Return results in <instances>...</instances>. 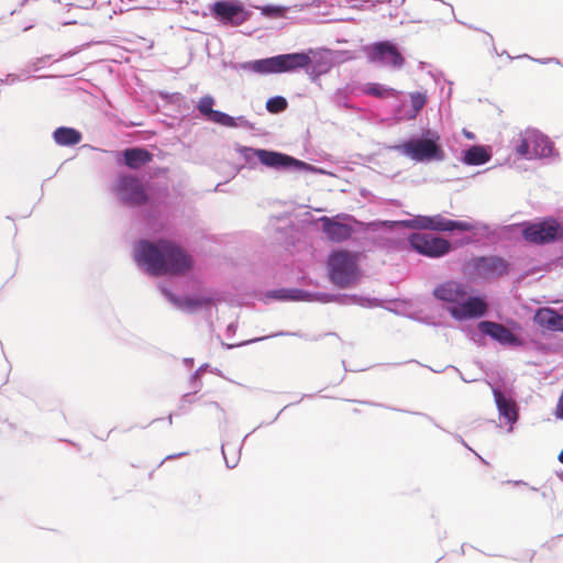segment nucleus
Returning <instances> with one entry per match:
<instances>
[{"instance_id":"1","label":"nucleus","mask_w":563,"mask_h":563,"mask_svg":"<svg viewBox=\"0 0 563 563\" xmlns=\"http://www.w3.org/2000/svg\"><path fill=\"white\" fill-rule=\"evenodd\" d=\"M135 261L152 275H185L192 267L191 256L172 240L140 241L135 246Z\"/></svg>"},{"instance_id":"2","label":"nucleus","mask_w":563,"mask_h":563,"mask_svg":"<svg viewBox=\"0 0 563 563\" xmlns=\"http://www.w3.org/2000/svg\"><path fill=\"white\" fill-rule=\"evenodd\" d=\"M468 286L456 280H446L433 289V296L451 303L449 312L455 320L477 319L486 314L487 302L482 297H468Z\"/></svg>"},{"instance_id":"3","label":"nucleus","mask_w":563,"mask_h":563,"mask_svg":"<svg viewBox=\"0 0 563 563\" xmlns=\"http://www.w3.org/2000/svg\"><path fill=\"white\" fill-rule=\"evenodd\" d=\"M362 254L345 249L335 250L328 256V276L332 284L344 289L355 285L361 278Z\"/></svg>"},{"instance_id":"4","label":"nucleus","mask_w":563,"mask_h":563,"mask_svg":"<svg viewBox=\"0 0 563 563\" xmlns=\"http://www.w3.org/2000/svg\"><path fill=\"white\" fill-rule=\"evenodd\" d=\"M522 236L533 244H547L563 236V227L555 219L548 218L540 222L525 224Z\"/></svg>"},{"instance_id":"5","label":"nucleus","mask_w":563,"mask_h":563,"mask_svg":"<svg viewBox=\"0 0 563 563\" xmlns=\"http://www.w3.org/2000/svg\"><path fill=\"white\" fill-rule=\"evenodd\" d=\"M467 265L474 276L486 280L504 277L510 268L508 261L496 255L475 257Z\"/></svg>"},{"instance_id":"6","label":"nucleus","mask_w":563,"mask_h":563,"mask_svg":"<svg viewBox=\"0 0 563 563\" xmlns=\"http://www.w3.org/2000/svg\"><path fill=\"white\" fill-rule=\"evenodd\" d=\"M408 242L416 252L427 257H441L451 250V243L448 240L429 233H412Z\"/></svg>"},{"instance_id":"7","label":"nucleus","mask_w":563,"mask_h":563,"mask_svg":"<svg viewBox=\"0 0 563 563\" xmlns=\"http://www.w3.org/2000/svg\"><path fill=\"white\" fill-rule=\"evenodd\" d=\"M439 140V135H435L433 139L411 140L404 143L401 148L405 155L418 162L431 159L440 161L443 158L444 153L438 144Z\"/></svg>"},{"instance_id":"8","label":"nucleus","mask_w":563,"mask_h":563,"mask_svg":"<svg viewBox=\"0 0 563 563\" xmlns=\"http://www.w3.org/2000/svg\"><path fill=\"white\" fill-rule=\"evenodd\" d=\"M212 15L225 25H241L249 19L244 5L234 0L217 1L211 7Z\"/></svg>"},{"instance_id":"9","label":"nucleus","mask_w":563,"mask_h":563,"mask_svg":"<svg viewBox=\"0 0 563 563\" xmlns=\"http://www.w3.org/2000/svg\"><path fill=\"white\" fill-rule=\"evenodd\" d=\"M115 191L124 203L133 207L144 205L148 198L141 180L133 176L120 177Z\"/></svg>"},{"instance_id":"10","label":"nucleus","mask_w":563,"mask_h":563,"mask_svg":"<svg viewBox=\"0 0 563 563\" xmlns=\"http://www.w3.org/2000/svg\"><path fill=\"white\" fill-rule=\"evenodd\" d=\"M369 58L373 62H380L393 67H402L405 57L398 48L390 42L384 41L375 43L371 46Z\"/></svg>"},{"instance_id":"11","label":"nucleus","mask_w":563,"mask_h":563,"mask_svg":"<svg viewBox=\"0 0 563 563\" xmlns=\"http://www.w3.org/2000/svg\"><path fill=\"white\" fill-rule=\"evenodd\" d=\"M254 154L263 165L272 168H289L295 166L301 169L308 166L305 162L278 152L257 148L254 150Z\"/></svg>"},{"instance_id":"12","label":"nucleus","mask_w":563,"mask_h":563,"mask_svg":"<svg viewBox=\"0 0 563 563\" xmlns=\"http://www.w3.org/2000/svg\"><path fill=\"white\" fill-rule=\"evenodd\" d=\"M478 330L486 335L504 345H519V338L514 334L507 327L494 321H481Z\"/></svg>"},{"instance_id":"13","label":"nucleus","mask_w":563,"mask_h":563,"mask_svg":"<svg viewBox=\"0 0 563 563\" xmlns=\"http://www.w3.org/2000/svg\"><path fill=\"white\" fill-rule=\"evenodd\" d=\"M533 320L542 329L554 332L563 331V313L561 314L552 308L538 309Z\"/></svg>"},{"instance_id":"14","label":"nucleus","mask_w":563,"mask_h":563,"mask_svg":"<svg viewBox=\"0 0 563 563\" xmlns=\"http://www.w3.org/2000/svg\"><path fill=\"white\" fill-rule=\"evenodd\" d=\"M276 57L279 73H288L306 68L311 63V58L308 53L282 54Z\"/></svg>"},{"instance_id":"15","label":"nucleus","mask_w":563,"mask_h":563,"mask_svg":"<svg viewBox=\"0 0 563 563\" xmlns=\"http://www.w3.org/2000/svg\"><path fill=\"white\" fill-rule=\"evenodd\" d=\"M323 232L334 242H342L351 238L353 229L351 225L323 218Z\"/></svg>"},{"instance_id":"16","label":"nucleus","mask_w":563,"mask_h":563,"mask_svg":"<svg viewBox=\"0 0 563 563\" xmlns=\"http://www.w3.org/2000/svg\"><path fill=\"white\" fill-rule=\"evenodd\" d=\"M165 295L168 299L179 309L186 311H196L201 308L210 307L212 305V300L207 297H186V298H177L169 291H165Z\"/></svg>"},{"instance_id":"17","label":"nucleus","mask_w":563,"mask_h":563,"mask_svg":"<svg viewBox=\"0 0 563 563\" xmlns=\"http://www.w3.org/2000/svg\"><path fill=\"white\" fill-rule=\"evenodd\" d=\"M431 230L433 231H473L474 225L466 221H454L437 214L431 217Z\"/></svg>"},{"instance_id":"18","label":"nucleus","mask_w":563,"mask_h":563,"mask_svg":"<svg viewBox=\"0 0 563 563\" xmlns=\"http://www.w3.org/2000/svg\"><path fill=\"white\" fill-rule=\"evenodd\" d=\"M495 401L500 416L505 417L508 422H515L518 418L516 404L506 398L499 389H493Z\"/></svg>"},{"instance_id":"19","label":"nucleus","mask_w":563,"mask_h":563,"mask_svg":"<svg viewBox=\"0 0 563 563\" xmlns=\"http://www.w3.org/2000/svg\"><path fill=\"white\" fill-rule=\"evenodd\" d=\"M54 141L58 145L63 146H71L78 144L82 136L81 133L73 128H58L55 130L54 134Z\"/></svg>"},{"instance_id":"20","label":"nucleus","mask_w":563,"mask_h":563,"mask_svg":"<svg viewBox=\"0 0 563 563\" xmlns=\"http://www.w3.org/2000/svg\"><path fill=\"white\" fill-rule=\"evenodd\" d=\"M124 162L130 168H139L151 162L152 155L144 148H129L124 151Z\"/></svg>"},{"instance_id":"21","label":"nucleus","mask_w":563,"mask_h":563,"mask_svg":"<svg viewBox=\"0 0 563 563\" xmlns=\"http://www.w3.org/2000/svg\"><path fill=\"white\" fill-rule=\"evenodd\" d=\"M531 141L532 154L536 157H547L552 153L553 145L547 136L531 132Z\"/></svg>"},{"instance_id":"22","label":"nucleus","mask_w":563,"mask_h":563,"mask_svg":"<svg viewBox=\"0 0 563 563\" xmlns=\"http://www.w3.org/2000/svg\"><path fill=\"white\" fill-rule=\"evenodd\" d=\"M490 155L483 146H472L465 152L464 162L468 165H482L489 161Z\"/></svg>"},{"instance_id":"23","label":"nucleus","mask_w":563,"mask_h":563,"mask_svg":"<svg viewBox=\"0 0 563 563\" xmlns=\"http://www.w3.org/2000/svg\"><path fill=\"white\" fill-rule=\"evenodd\" d=\"M246 68V65L243 66ZM250 69L260 74H268V73H279L277 65V57H269L264 59H258L247 65Z\"/></svg>"},{"instance_id":"24","label":"nucleus","mask_w":563,"mask_h":563,"mask_svg":"<svg viewBox=\"0 0 563 563\" xmlns=\"http://www.w3.org/2000/svg\"><path fill=\"white\" fill-rule=\"evenodd\" d=\"M364 92L377 98H388L397 95V91L393 88H385L379 84H367L364 88Z\"/></svg>"},{"instance_id":"25","label":"nucleus","mask_w":563,"mask_h":563,"mask_svg":"<svg viewBox=\"0 0 563 563\" xmlns=\"http://www.w3.org/2000/svg\"><path fill=\"white\" fill-rule=\"evenodd\" d=\"M531 143V132H528L525 137H521L520 143L517 145V154L526 158L536 157L534 154H532Z\"/></svg>"},{"instance_id":"26","label":"nucleus","mask_w":563,"mask_h":563,"mask_svg":"<svg viewBox=\"0 0 563 563\" xmlns=\"http://www.w3.org/2000/svg\"><path fill=\"white\" fill-rule=\"evenodd\" d=\"M208 120L228 128L238 126L236 120L233 117L218 110H214Z\"/></svg>"},{"instance_id":"27","label":"nucleus","mask_w":563,"mask_h":563,"mask_svg":"<svg viewBox=\"0 0 563 563\" xmlns=\"http://www.w3.org/2000/svg\"><path fill=\"white\" fill-rule=\"evenodd\" d=\"M275 298L282 299V300H306L307 294L299 289H290V290H279L276 291L274 295Z\"/></svg>"},{"instance_id":"28","label":"nucleus","mask_w":563,"mask_h":563,"mask_svg":"<svg viewBox=\"0 0 563 563\" xmlns=\"http://www.w3.org/2000/svg\"><path fill=\"white\" fill-rule=\"evenodd\" d=\"M288 102L284 97L277 96L266 102V109L271 113H279L287 109Z\"/></svg>"},{"instance_id":"29","label":"nucleus","mask_w":563,"mask_h":563,"mask_svg":"<svg viewBox=\"0 0 563 563\" xmlns=\"http://www.w3.org/2000/svg\"><path fill=\"white\" fill-rule=\"evenodd\" d=\"M402 223L409 228L431 230V217L427 216H419L412 220L404 221Z\"/></svg>"},{"instance_id":"30","label":"nucleus","mask_w":563,"mask_h":563,"mask_svg":"<svg viewBox=\"0 0 563 563\" xmlns=\"http://www.w3.org/2000/svg\"><path fill=\"white\" fill-rule=\"evenodd\" d=\"M214 99L209 95L205 96L199 100L198 110L202 115L209 119L214 112V110L212 109Z\"/></svg>"},{"instance_id":"31","label":"nucleus","mask_w":563,"mask_h":563,"mask_svg":"<svg viewBox=\"0 0 563 563\" xmlns=\"http://www.w3.org/2000/svg\"><path fill=\"white\" fill-rule=\"evenodd\" d=\"M411 106L416 113H418L427 103V96L422 92L410 93Z\"/></svg>"},{"instance_id":"32","label":"nucleus","mask_w":563,"mask_h":563,"mask_svg":"<svg viewBox=\"0 0 563 563\" xmlns=\"http://www.w3.org/2000/svg\"><path fill=\"white\" fill-rule=\"evenodd\" d=\"M563 547V538L562 537H555L547 541L542 544V549L544 551H548L550 553H558L560 552L561 548Z\"/></svg>"},{"instance_id":"33","label":"nucleus","mask_w":563,"mask_h":563,"mask_svg":"<svg viewBox=\"0 0 563 563\" xmlns=\"http://www.w3.org/2000/svg\"><path fill=\"white\" fill-rule=\"evenodd\" d=\"M264 13L269 15V16H279L282 15L283 13V9L280 8H275V7H267V8H264Z\"/></svg>"},{"instance_id":"34","label":"nucleus","mask_w":563,"mask_h":563,"mask_svg":"<svg viewBox=\"0 0 563 563\" xmlns=\"http://www.w3.org/2000/svg\"><path fill=\"white\" fill-rule=\"evenodd\" d=\"M398 222H393V221H384L382 222L383 225H388V227H394L396 225Z\"/></svg>"},{"instance_id":"35","label":"nucleus","mask_w":563,"mask_h":563,"mask_svg":"<svg viewBox=\"0 0 563 563\" xmlns=\"http://www.w3.org/2000/svg\"><path fill=\"white\" fill-rule=\"evenodd\" d=\"M559 461H560L561 463H563V450H562V451H561V453L559 454Z\"/></svg>"},{"instance_id":"36","label":"nucleus","mask_w":563,"mask_h":563,"mask_svg":"<svg viewBox=\"0 0 563 563\" xmlns=\"http://www.w3.org/2000/svg\"><path fill=\"white\" fill-rule=\"evenodd\" d=\"M210 406H211V407H213V408H216V409H219V406H218V404H217V402H210Z\"/></svg>"}]
</instances>
